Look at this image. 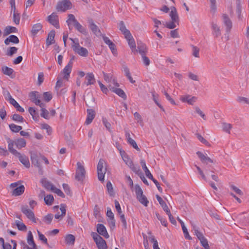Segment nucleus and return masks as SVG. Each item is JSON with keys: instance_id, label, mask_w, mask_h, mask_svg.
I'll return each instance as SVG.
<instances>
[{"instance_id": "f257e3e1", "label": "nucleus", "mask_w": 249, "mask_h": 249, "mask_svg": "<svg viewBox=\"0 0 249 249\" xmlns=\"http://www.w3.org/2000/svg\"><path fill=\"white\" fill-rule=\"evenodd\" d=\"M73 43L72 48L73 51L81 56L86 57L88 56L89 52L87 49L81 47L79 45L78 39L70 38Z\"/></svg>"}, {"instance_id": "f03ea898", "label": "nucleus", "mask_w": 249, "mask_h": 249, "mask_svg": "<svg viewBox=\"0 0 249 249\" xmlns=\"http://www.w3.org/2000/svg\"><path fill=\"white\" fill-rule=\"evenodd\" d=\"M120 154L122 159L125 164L136 174H139L141 171L140 168L139 166L135 165L132 160L128 157L124 151H120Z\"/></svg>"}, {"instance_id": "7ed1b4c3", "label": "nucleus", "mask_w": 249, "mask_h": 249, "mask_svg": "<svg viewBox=\"0 0 249 249\" xmlns=\"http://www.w3.org/2000/svg\"><path fill=\"white\" fill-rule=\"evenodd\" d=\"M135 191L136 195V197L139 201L144 206H147L149 201L146 197L143 194V191L141 187L138 185L135 186Z\"/></svg>"}, {"instance_id": "20e7f679", "label": "nucleus", "mask_w": 249, "mask_h": 249, "mask_svg": "<svg viewBox=\"0 0 249 249\" xmlns=\"http://www.w3.org/2000/svg\"><path fill=\"white\" fill-rule=\"evenodd\" d=\"M85 175L86 171L84 166L80 162H78L75 178L78 181L82 182L85 178Z\"/></svg>"}, {"instance_id": "39448f33", "label": "nucleus", "mask_w": 249, "mask_h": 249, "mask_svg": "<svg viewBox=\"0 0 249 249\" xmlns=\"http://www.w3.org/2000/svg\"><path fill=\"white\" fill-rule=\"evenodd\" d=\"M71 3L69 0H62L59 1L56 5V9L58 11L64 12L71 8Z\"/></svg>"}, {"instance_id": "423d86ee", "label": "nucleus", "mask_w": 249, "mask_h": 249, "mask_svg": "<svg viewBox=\"0 0 249 249\" xmlns=\"http://www.w3.org/2000/svg\"><path fill=\"white\" fill-rule=\"evenodd\" d=\"M31 160L32 163L38 169V173L40 175H43V171L42 166L41 165L38 156L36 154H33L31 156Z\"/></svg>"}, {"instance_id": "0eeeda50", "label": "nucleus", "mask_w": 249, "mask_h": 249, "mask_svg": "<svg viewBox=\"0 0 249 249\" xmlns=\"http://www.w3.org/2000/svg\"><path fill=\"white\" fill-rule=\"evenodd\" d=\"M29 97L32 102L34 103L36 105L39 107H43V103L39 99V95L38 92L34 91L30 93Z\"/></svg>"}, {"instance_id": "6e6552de", "label": "nucleus", "mask_w": 249, "mask_h": 249, "mask_svg": "<svg viewBox=\"0 0 249 249\" xmlns=\"http://www.w3.org/2000/svg\"><path fill=\"white\" fill-rule=\"evenodd\" d=\"M72 67V60H70L68 64L65 66L64 69L61 71V73L64 75V79L68 80L70 77V74L71 71V69Z\"/></svg>"}, {"instance_id": "1a4fd4ad", "label": "nucleus", "mask_w": 249, "mask_h": 249, "mask_svg": "<svg viewBox=\"0 0 249 249\" xmlns=\"http://www.w3.org/2000/svg\"><path fill=\"white\" fill-rule=\"evenodd\" d=\"M180 100L183 103H187L189 105H193L196 101L197 97L187 94L180 96Z\"/></svg>"}, {"instance_id": "9d476101", "label": "nucleus", "mask_w": 249, "mask_h": 249, "mask_svg": "<svg viewBox=\"0 0 249 249\" xmlns=\"http://www.w3.org/2000/svg\"><path fill=\"white\" fill-rule=\"evenodd\" d=\"M22 212L26 215V216L32 220L33 222L36 223L35 215L32 211L28 208L27 206H23L21 207Z\"/></svg>"}, {"instance_id": "9b49d317", "label": "nucleus", "mask_w": 249, "mask_h": 249, "mask_svg": "<svg viewBox=\"0 0 249 249\" xmlns=\"http://www.w3.org/2000/svg\"><path fill=\"white\" fill-rule=\"evenodd\" d=\"M212 34L214 38H217L221 35V30L220 26L213 22L211 24Z\"/></svg>"}, {"instance_id": "f8f14e48", "label": "nucleus", "mask_w": 249, "mask_h": 249, "mask_svg": "<svg viewBox=\"0 0 249 249\" xmlns=\"http://www.w3.org/2000/svg\"><path fill=\"white\" fill-rule=\"evenodd\" d=\"M245 214V213H243L237 216L239 223L242 226L249 225V215L246 216Z\"/></svg>"}, {"instance_id": "ddd939ff", "label": "nucleus", "mask_w": 249, "mask_h": 249, "mask_svg": "<svg viewBox=\"0 0 249 249\" xmlns=\"http://www.w3.org/2000/svg\"><path fill=\"white\" fill-rule=\"evenodd\" d=\"M108 88L109 89V90L115 93L122 98L124 99H126V96L125 93L121 89L118 88V87H114L112 86L111 84L108 85Z\"/></svg>"}, {"instance_id": "4468645a", "label": "nucleus", "mask_w": 249, "mask_h": 249, "mask_svg": "<svg viewBox=\"0 0 249 249\" xmlns=\"http://www.w3.org/2000/svg\"><path fill=\"white\" fill-rule=\"evenodd\" d=\"M223 21L225 25L226 26V30L227 33H229L232 28V24L231 20L230 19L228 15L223 14L222 16Z\"/></svg>"}, {"instance_id": "2eb2a0df", "label": "nucleus", "mask_w": 249, "mask_h": 249, "mask_svg": "<svg viewBox=\"0 0 249 249\" xmlns=\"http://www.w3.org/2000/svg\"><path fill=\"white\" fill-rule=\"evenodd\" d=\"M48 21L55 28H59V26L58 24V16L54 13L52 14L48 17Z\"/></svg>"}, {"instance_id": "dca6fc26", "label": "nucleus", "mask_w": 249, "mask_h": 249, "mask_svg": "<svg viewBox=\"0 0 249 249\" xmlns=\"http://www.w3.org/2000/svg\"><path fill=\"white\" fill-rule=\"evenodd\" d=\"M97 231L99 234L103 236L106 238H109V235L107 232L106 227L102 224H98L97 225Z\"/></svg>"}, {"instance_id": "f3484780", "label": "nucleus", "mask_w": 249, "mask_h": 249, "mask_svg": "<svg viewBox=\"0 0 249 249\" xmlns=\"http://www.w3.org/2000/svg\"><path fill=\"white\" fill-rule=\"evenodd\" d=\"M196 154L200 159L201 162L205 164H208L209 163H212L213 162V160L209 157L206 156L200 151L197 152Z\"/></svg>"}, {"instance_id": "a211bd4d", "label": "nucleus", "mask_w": 249, "mask_h": 249, "mask_svg": "<svg viewBox=\"0 0 249 249\" xmlns=\"http://www.w3.org/2000/svg\"><path fill=\"white\" fill-rule=\"evenodd\" d=\"M87 113L88 115L85 122V124H89L92 122V120L94 118L95 113L94 110L92 109H88Z\"/></svg>"}, {"instance_id": "6ab92c4d", "label": "nucleus", "mask_w": 249, "mask_h": 249, "mask_svg": "<svg viewBox=\"0 0 249 249\" xmlns=\"http://www.w3.org/2000/svg\"><path fill=\"white\" fill-rule=\"evenodd\" d=\"M170 9L171 11L169 15L171 17V20H173L174 22H179V17L176 8L174 6H172L170 8Z\"/></svg>"}, {"instance_id": "aec40b11", "label": "nucleus", "mask_w": 249, "mask_h": 249, "mask_svg": "<svg viewBox=\"0 0 249 249\" xmlns=\"http://www.w3.org/2000/svg\"><path fill=\"white\" fill-rule=\"evenodd\" d=\"M7 142L8 143V148L9 151L14 156L19 155V152L13 148L14 145L15 144V141L8 138L7 139Z\"/></svg>"}, {"instance_id": "412c9836", "label": "nucleus", "mask_w": 249, "mask_h": 249, "mask_svg": "<svg viewBox=\"0 0 249 249\" xmlns=\"http://www.w3.org/2000/svg\"><path fill=\"white\" fill-rule=\"evenodd\" d=\"M18 158L19 161L27 168L30 167V162L28 158L25 155H22L19 152V155H15Z\"/></svg>"}, {"instance_id": "4be33fe9", "label": "nucleus", "mask_w": 249, "mask_h": 249, "mask_svg": "<svg viewBox=\"0 0 249 249\" xmlns=\"http://www.w3.org/2000/svg\"><path fill=\"white\" fill-rule=\"evenodd\" d=\"M128 42V45L130 46L132 52L134 53H136L138 52V50L136 48V44L134 39L133 38L131 34L130 35V37L125 38Z\"/></svg>"}, {"instance_id": "5701e85b", "label": "nucleus", "mask_w": 249, "mask_h": 249, "mask_svg": "<svg viewBox=\"0 0 249 249\" xmlns=\"http://www.w3.org/2000/svg\"><path fill=\"white\" fill-rule=\"evenodd\" d=\"M89 27L92 32L95 34L96 36H100L101 35V32L98 27L95 23L93 22L92 20H89Z\"/></svg>"}, {"instance_id": "b1692460", "label": "nucleus", "mask_w": 249, "mask_h": 249, "mask_svg": "<svg viewBox=\"0 0 249 249\" xmlns=\"http://www.w3.org/2000/svg\"><path fill=\"white\" fill-rule=\"evenodd\" d=\"M119 27L120 30L122 32V33L124 36L125 38L130 37V35H131L130 32L129 30H128L124 23L123 21H121L119 25Z\"/></svg>"}, {"instance_id": "393cba45", "label": "nucleus", "mask_w": 249, "mask_h": 249, "mask_svg": "<svg viewBox=\"0 0 249 249\" xmlns=\"http://www.w3.org/2000/svg\"><path fill=\"white\" fill-rule=\"evenodd\" d=\"M85 79L86 81L84 83V84L87 86L94 84L95 82L94 76L92 73H87Z\"/></svg>"}, {"instance_id": "a878e982", "label": "nucleus", "mask_w": 249, "mask_h": 249, "mask_svg": "<svg viewBox=\"0 0 249 249\" xmlns=\"http://www.w3.org/2000/svg\"><path fill=\"white\" fill-rule=\"evenodd\" d=\"M55 36V31L52 30L48 35V37L46 39V45L49 46L54 43V38Z\"/></svg>"}, {"instance_id": "bb28decb", "label": "nucleus", "mask_w": 249, "mask_h": 249, "mask_svg": "<svg viewBox=\"0 0 249 249\" xmlns=\"http://www.w3.org/2000/svg\"><path fill=\"white\" fill-rule=\"evenodd\" d=\"M140 163L142 165V169L145 172L146 176L149 179H153V176L151 174L148 169L147 168L144 160H141Z\"/></svg>"}, {"instance_id": "cd10ccee", "label": "nucleus", "mask_w": 249, "mask_h": 249, "mask_svg": "<svg viewBox=\"0 0 249 249\" xmlns=\"http://www.w3.org/2000/svg\"><path fill=\"white\" fill-rule=\"evenodd\" d=\"M95 242L99 249H107V246L106 241L102 237H99L98 239Z\"/></svg>"}, {"instance_id": "c85d7f7f", "label": "nucleus", "mask_w": 249, "mask_h": 249, "mask_svg": "<svg viewBox=\"0 0 249 249\" xmlns=\"http://www.w3.org/2000/svg\"><path fill=\"white\" fill-rule=\"evenodd\" d=\"M24 186L22 185L17 187L12 191V195L15 196H20L24 193Z\"/></svg>"}, {"instance_id": "c756f323", "label": "nucleus", "mask_w": 249, "mask_h": 249, "mask_svg": "<svg viewBox=\"0 0 249 249\" xmlns=\"http://www.w3.org/2000/svg\"><path fill=\"white\" fill-rule=\"evenodd\" d=\"M156 198H157V200L158 201V202H159L160 204L161 205V206L162 207L163 210L165 212H169V211L170 210L168 208L167 204H166V203L164 201V200L162 199V198L159 196V195H156Z\"/></svg>"}, {"instance_id": "7c9ffc66", "label": "nucleus", "mask_w": 249, "mask_h": 249, "mask_svg": "<svg viewBox=\"0 0 249 249\" xmlns=\"http://www.w3.org/2000/svg\"><path fill=\"white\" fill-rule=\"evenodd\" d=\"M15 141V145L17 147L18 149H20L22 147H24L26 146V141L22 138L18 139Z\"/></svg>"}, {"instance_id": "2f4dec72", "label": "nucleus", "mask_w": 249, "mask_h": 249, "mask_svg": "<svg viewBox=\"0 0 249 249\" xmlns=\"http://www.w3.org/2000/svg\"><path fill=\"white\" fill-rule=\"evenodd\" d=\"M41 107V113L40 114L41 116L46 119H49L50 118L49 112L45 108V104L44 103H43V107Z\"/></svg>"}, {"instance_id": "473e14b6", "label": "nucleus", "mask_w": 249, "mask_h": 249, "mask_svg": "<svg viewBox=\"0 0 249 249\" xmlns=\"http://www.w3.org/2000/svg\"><path fill=\"white\" fill-rule=\"evenodd\" d=\"M42 25L40 23H37L33 25L31 31V33L33 36H35L36 34L41 30Z\"/></svg>"}, {"instance_id": "72a5a7b5", "label": "nucleus", "mask_w": 249, "mask_h": 249, "mask_svg": "<svg viewBox=\"0 0 249 249\" xmlns=\"http://www.w3.org/2000/svg\"><path fill=\"white\" fill-rule=\"evenodd\" d=\"M27 242L28 243L32 246L34 249L36 248V245L34 242L33 236L31 231H29L28 233V237H27Z\"/></svg>"}, {"instance_id": "f704fd0d", "label": "nucleus", "mask_w": 249, "mask_h": 249, "mask_svg": "<svg viewBox=\"0 0 249 249\" xmlns=\"http://www.w3.org/2000/svg\"><path fill=\"white\" fill-rule=\"evenodd\" d=\"M17 29L16 27L13 26H7L5 27L4 30V34L5 36H7L12 33L17 32Z\"/></svg>"}, {"instance_id": "c9c22d12", "label": "nucleus", "mask_w": 249, "mask_h": 249, "mask_svg": "<svg viewBox=\"0 0 249 249\" xmlns=\"http://www.w3.org/2000/svg\"><path fill=\"white\" fill-rule=\"evenodd\" d=\"M60 210L61 211V213L60 214L59 212L57 213L54 216L56 219L61 218L66 214V211L64 205H61Z\"/></svg>"}, {"instance_id": "e433bc0d", "label": "nucleus", "mask_w": 249, "mask_h": 249, "mask_svg": "<svg viewBox=\"0 0 249 249\" xmlns=\"http://www.w3.org/2000/svg\"><path fill=\"white\" fill-rule=\"evenodd\" d=\"M42 185L47 190L52 191L54 186L50 182L43 179L41 181Z\"/></svg>"}, {"instance_id": "4c0bfd02", "label": "nucleus", "mask_w": 249, "mask_h": 249, "mask_svg": "<svg viewBox=\"0 0 249 249\" xmlns=\"http://www.w3.org/2000/svg\"><path fill=\"white\" fill-rule=\"evenodd\" d=\"M65 242L67 244L73 245L75 242V237L72 234H68L65 237Z\"/></svg>"}, {"instance_id": "58836bf2", "label": "nucleus", "mask_w": 249, "mask_h": 249, "mask_svg": "<svg viewBox=\"0 0 249 249\" xmlns=\"http://www.w3.org/2000/svg\"><path fill=\"white\" fill-rule=\"evenodd\" d=\"M73 25L75 28L81 33L84 35L87 34V32L85 28L82 26L78 22L75 23Z\"/></svg>"}, {"instance_id": "ea45409f", "label": "nucleus", "mask_w": 249, "mask_h": 249, "mask_svg": "<svg viewBox=\"0 0 249 249\" xmlns=\"http://www.w3.org/2000/svg\"><path fill=\"white\" fill-rule=\"evenodd\" d=\"M193 230L194 231L195 235L200 241L205 238L202 233L199 231L198 227L196 226H193Z\"/></svg>"}, {"instance_id": "a19ab883", "label": "nucleus", "mask_w": 249, "mask_h": 249, "mask_svg": "<svg viewBox=\"0 0 249 249\" xmlns=\"http://www.w3.org/2000/svg\"><path fill=\"white\" fill-rule=\"evenodd\" d=\"M222 129L225 132L230 134V130L232 128V126L231 124L223 123L222 124Z\"/></svg>"}, {"instance_id": "79ce46f5", "label": "nucleus", "mask_w": 249, "mask_h": 249, "mask_svg": "<svg viewBox=\"0 0 249 249\" xmlns=\"http://www.w3.org/2000/svg\"><path fill=\"white\" fill-rule=\"evenodd\" d=\"M9 103L12 105H13V106L15 108H16L17 110H18V111L20 112H23L24 111V109L19 105V104L17 102V101L14 99H13V100L11 99V101Z\"/></svg>"}, {"instance_id": "37998d69", "label": "nucleus", "mask_w": 249, "mask_h": 249, "mask_svg": "<svg viewBox=\"0 0 249 249\" xmlns=\"http://www.w3.org/2000/svg\"><path fill=\"white\" fill-rule=\"evenodd\" d=\"M177 24L178 25L179 22H176L171 20L170 22H166V23L164 24V26L168 29H173L177 27Z\"/></svg>"}, {"instance_id": "c03bdc74", "label": "nucleus", "mask_w": 249, "mask_h": 249, "mask_svg": "<svg viewBox=\"0 0 249 249\" xmlns=\"http://www.w3.org/2000/svg\"><path fill=\"white\" fill-rule=\"evenodd\" d=\"M106 172V169L103 170H97L98 178L100 181L104 180L105 174Z\"/></svg>"}, {"instance_id": "a18cd8bd", "label": "nucleus", "mask_w": 249, "mask_h": 249, "mask_svg": "<svg viewBox=\"0 0 249 249\" xmlns=\"http://www.w3.org/2000/svg\"><path fill=\"white\" fill-rule=\"evenodd\" d=\"M9 127L11 130L14 132H18L22 129L21 126L17 125L14 124H9Z\"/></svg>"}, {"instance_id": "49530a36", "label": "nucleus", "mask_w": 249, "mask_h": 249, "mask_svg": "<svg viewBox=\"0 0 249 249\" xmlns=\"http://www.w3.org/2000/svg\"><path fill=\"white\" fill-rule=\"evenodd\" d=\"M53 218L52 214H48L43 218V221L47 224H50Z\"/></svg>"}, {"instance_id": "de8ad7c7", "label": "nucleus", "mask_w": 249, "mask_h": 249, "mask_svg": "<svg viewBox=\"0 0 249 249\" xmlns=\"http://www.w3.org/2000/svg\"><path fill=\"white\" fill-rule=\"evenodd\" d=\"M53 200V197L51 195H47V196L44 197V201L45 202V203L48 205H52Z\"/></svg>"}, {"instance_id": "09e8293b", "label": "nucleus", "mask_w": 249, "mask_h": 249, "mask_svg": "<svg viewBox=\"0 0 249 249\" xmlns=\"http://www.w3.org/2000/svg\"><path fill=\"white\" fill-rule=\"evenodd\" d=\"M18 48L15 47H10L6 52V55L8 56H12L14 54L17 53Z\"/></svg>"}, {"instance_id": "8fccbe9b", "label": "nucleus", "mask_w": 249, "mask_h": 249, "mask_svg": "<svg viewBox=\"0 0 249 249\" xmlns=\"http://www.w3.org/2000/svg\"><path fill=\"white\" fill-rule=\"evenodd\" d=\"M104 80L107 83H109L112 79L114 78L113 75L111 73H107L103 72Z\"/></svg>"}, {"instance_id": "3c124183", "label": "nucleus", "mask_w": 249, "mask_h": 249, "mask_svg": "<svg viewBox=\"0 0 249 249\" xmlns=\"http://www.w3.org/2000/svg\"><path fill=\"white\" fill-rule=\"evenodd\" d=\"M139 53L141 55H143L147 52V48L145 45H142L138 46Z\"/></svg>"}, {"instance_id": "603ef678", "label": "nucleus", "mask_w": 249, "mask_h": 249, "mask_svg": "<svg viewBox=\"0 0 249 249\" xmlns=\"http://www.w3.org/2000/svg\"><path fill=\"white\" fill-rule=\"evenodd\" d=\"M210 2L211 12L215 13L216 11V0H209Z\"/></svg>"}, {"instance_id": "864d4df0", "label": "nucleus", "mask_w": 249, "mask_h": 249, "mask_svg": "<svg viewBox=\"0 0 249 249\" xmlns=\"http://www.w3.org/2000/svg\"><path fill=\"white\" fill-rule=\"evenodd\" d=\"M152 97H153V99L154 101L155 102V103H156V104L160 108H161L163 111H164L163 107L158 102V97H159L158 94H155V93H152Z\"/></svg>"}, {"instance_id": "5fc2aeb1", "label": "nucleus", "mask_w": 249, "mask_h": 249, "mask_svg": "<svg viewBox=\"0 0 249 249\" xmlns=\"http://www.w3.org/2000/svg\"><path fill=\"white\" fill-rule=\"evenodd\" d=\"M14 12L13 14V20L14 22L16 24L18 25L20 21V15L18 13L16 12V11H13Z\"/></svg>"}, {"instance_id": "6e6d98bb", "label": "nucleus", "mask_w": 249, "mask_h": 249, "mask_svg": "<svg viewBox=\"0 0 249 249\" xmlns=\"http://www.w3.org/2000/svg\"><path fill=\"white\" fill-rule=\"evenodd\" d=\"M71 22H73V25L75 23L78 22L77 20L75 19L74 16L72 14H69L68 15V19L67 20V22L69 26L71 24Z\"/></svg>"}, {"instance_id": "4d7b16f0", "label": "nucleus", "mask_w": 249, "mask_h": 249, "mask_svg": "<svg viewBox=\"0 0 249 249\" xmlns=\"http://www.w3.org/2000/svg\"><path fill=\"white\" fill-rule=\"evenodd\" d=\"M2 70L4 74L9 76L11 75L13 72V70L12 69L6 66L3 67L2 69Z\"/></svg>"}, {"instance_id": "13d9d810", "label": "nucleus", "mask_w": 249, "mask_h": 249, "mask_svg": "<svg viewBox=\"0 0 249 249\" xmlns=\"http://www.w3.org/2000/svg\"><path fill=\"white\" fill-rule=\"evenodd\" d=\"M16 225L19 230H20V231H26V229H27L26 226L23 223H22L19 221H17L16 222Z\"/></svg>"}, {"instance_id": "bf43d9fd", "label": "nucleus", "mask_w": 249, "mask_h": 249, "mask_svg": "<svg viewBox=\"0 0 249 249\" xmlns=\"http://www.w3.org/2000/svg\"><path fill=\"white\" fill-rule=\"evenodd\" d=\"M107 188L109 195L110 196H113L114 195L113 189L112 184L110 181H108L107 182Z\"/></svg>"}, {"instance_id": "052dcab7", "label": "nucleus", "mask_w": 249, "mask_h": 249, "mask_svg": "<svg viewBox=\"0 0 249 249\" xmlns=\"http://www.w3.org/2000/svg\"><path fill=\"white\" fill-rule=\"evenodd\" d=\"M197 139L203 144L207 146H210L209 142L205 140L200 134L197 133L196 134Z\"/></svg>"}, {"instance_id": "680f3d73", "label": "nucleus", "mask_w": 249, "mask_h": 249, "mask_svg": "<svg viewBox=\"0 0 249 249\" xmlns=\"http://www.w3.org/2000/svg\"><path fill=\"white\" fill-rule=\"evenodd\" d=\"M12 119L16 122H23L24 119L23 118L17 114H15L12 116Z\"/></svg>"}, {"instance_id": "e2e57ef3", "label": "nucleus", "mask_w": 249, "mask_h": 249, "mask_svg": "<svg viewBox=\"0 0 249 249\" xmlns=\"http://www.w3.org/2000/svg\"><path fill=\"white\" fill-rule=\"evenodd\" d=\"M162 93L164 94L166 97V98L172 104L174 105H176V104L173 98L169 95V94L165 90L162 91Z\"/></svg>"}, {"instance_id": "0e129e2a", "label": "nucleus", "mask_w": 249, "mask_h": 249, "mask_svg": "<svg viewBox=\"0 0 249 249\" xmlns=\"http://www.w3.org/2000/svg\"><path fill=\"white\" fill-rule=\"evenodd\" d=\"M195 109L196 113L199 114L204 120H206V117L205 114L201 110L199 107H196Z\"/></svg>"}, {"instance_id": "69168bd1", "label": "nucleus", "mask_w": 249, "mask_h": 249, "mask_svg": "<svg viewBox=\"0 0 249 249\" xmlns=\"http://www.w3.org/2000/svg\"><path fill=\"white\" fill-rule=\"evenodd\" d=\"M37 233L38 235L39 239L42 241L46 245H48L47 239L45 237V236L42 234L39 231H37Z\"/></svg>"}, {"instance_id": "338daca9", "label": "nucleus", "mask_w": 249, "mask_h": 249, "mask_svg": "<svg viewBox=\"0 0 249 249\" xmlns=\"http://www.w3.org/2000/svg\"><path fill=\"white\" fill-rule=\"evenodd\" d=\"M43 97L44 100L48 102L52 98V94L50 92H45L43 93Z\"/></svg>"}, {"instance_id": "774afa93", "label": "nucleus", "mask_w": 249, "mask_h": 249, "mask_svg": "<svg viewBox=\"0 0 249 249\" xmlns=\"http://www.w3.org/2000/svg\"><path fill=\"white\" fill-rule=\"evenodd\" d=\"M131 145L133 146L134 148L138 151H140V149L138 147L136 142L132 139H129V141L127 142Z\"/></svg>"}]
</instances>
